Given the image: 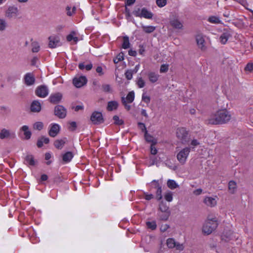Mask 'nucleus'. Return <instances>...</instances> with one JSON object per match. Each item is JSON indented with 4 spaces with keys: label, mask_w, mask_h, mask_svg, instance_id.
I'll return each instance as SVG.
<instances>
[{
    "label": "nucleus",
    "mask_w": 253,
    "mask_h": 253,
    "mask_svg": "<svg viewBox=\"0 0 253 253\" xmlns=\"http://www.w3.org/2000/svg\"><path fill=\"white\" fill-rule=\"evenodd\" d=\"M143 31L146 33H151L156 30V27L153 26L142 25Z\"/></svg>",
    "instance_id": "nucleus-29"
},
{
    "label": "nucleus",
    "mask_w": 253,
    "mask_h": 253,
    "mask_svg": "<svg viewBox=\"0 0 253 253\" xmlns=\"http://www.w3.org/2000/svg\"><path fill=\"white\" fill-rule=\"evenodd\" d=\"M187 134V131L185 128L181 127L177 129L176 136L179 139L182 141V143L186 141Z\"/></svg>",
    "instance_id": "nucleus-13"
},
{
    "label": "nucleus",
    "mask_w": 253,
    "mask_h": 253,
    "mask_svg": "<svg viewBox=\"0 0 253 253\" xmlns=\"http://www.w3.org/2000/svg\"><path fill=\"white\" fill-rule=\"evenodd\" d=\"M197 45L199 47H207L210 45L211 41L209 37L199 33L195 36Z\"/></svg>",
    "instance_id": "nucleus-4"
},
{
    "label": "nucleus",
    "mask_w": 253,
    "mask_h": 253,
    "mask_svg": "<svg viewBox=\"0 0 253 253\" xmlns=\"http://www.w3.org/2000/svg\"><path fill=\"white\" fill-rule=\"evenodd\" d=\"M125 75L127 80H131L132 78V73L131 71H127L126 72Z\"/></svg>",
    "instance_id": "nucleus-60"
},
{
    "label": "nucleus",
    "mask_w": 253,
    "mask_h": 253,
    "mask_svg": "<svg viewBox=\"0 0 253 253\" xmlns=\"http://www.w3.org/2000/svg\"><path fill=\"white\" fill-rule=\"evenodd\" d=\"M231 119V115L226 109L219 110L212 114L208 123L212 125L222 124L227 123Z\"/></svg>",
    "instance_id": "nucleus-1"
},
{
    "label": "nucleus",
    "mask_w": 253,
    "mask_h": 253,
    "mask_svg": "<svg viewBox=\"0 0 253 253\" xmlns=\"http://www.w3.org/2000/svg\"><path fill=\"white\" fill-rule=\"evenodd\" d=\"M168 69H169V65L163 64L161 66L160 71L161 73H165L168 71Z\"/></svg>",
    "instance_id": "nucleus-52"
},
{
    "label": "nucleus",
    "mask_w": 253,
    "mask_h": 253,
    "mask_svg": "<svg viewBox=\"0 0 253 253\" xmlns=\"http://www.w3.org/2000/svg\"><path fill=\"white\" fill-rule=\"evenodd\" d=\"M149 81L152 83H156L160 77L159 75L154 72H150L148 74Z\"/></svg>",
    "instance_id": "nucleus-22"
},
{
    "label": "nucleus",
    "mask_w": 253,
    "mask_h": 253,
    "mask_svg": "<svg viewBox=\"0 0 253 253\" xmlns=\"http://www.w3.org/2000/svg\"><path fill=\"white\" fill-rule=\"evenodd\" d=\"M204 202L207 206L211 207H214L216 205V199L211 197H206Z\"/></svg>",
    "instance_id": "nucleus-21"
},
{
    "label": "nucleus",
    "mask_w": 253,
    "mask_h": 253,
    "mask_svg": "<svg viewBox=\"0 0 253 253\" xmlns=\"http://www.w3.org/2000/svg\"><path fill=\"white\" fill-rule=\"evenodd\" d=\"M151 187L154 188H158L159 187H161L160 185L158 180H153L151 182Z\"/></svg>",
    "instance_id": "nucleus-54"
},
{
    "label": "nucleus",
    "mask_w": 253,
    "mask_h": 253,
    "mask_svg": "<svg viewBox=\"0 0 253 253\" xmlns=\"http://www.w3.org/2000/svg\"><path fill=\"white\" fill-rule=\"evenodd\" d=\"M158 215L161 220L166 221L168 220L170 215V211H166L164 212H159L158 213Z\"/></svg>",
    "instance_id": "nucleus-34"
},
{
    "label": "nucleus",
    "mask_w": 253,
    "mask_h": 253,
    "mask_svg": "<svg viewBox=\"0 0 253 253\" xmlns=\"http://www.w3.org/2000/svg\"><path fill=\"white\" fill-rule=\"evenodd\" d=\"M54 112L55 115L61 119L64 118L67 114L66 109L62 105L56 106L55 107Z\"/></svg>",
    "instance_id": "nucleus-10"
},
{
    "label": "nucleus",
    "mask_w": 253,
    "mask_h": 253,
    "mask_svg": "<svg viewBox=\"0 0 253 253\" xmlns=\"http://www.w3.org/2000/svg\"><path fill=\"white\" fill-rule=\"evenodd\" d=\"M144 198L147 201H149L153 198L154 196L151 194H148L146 192H144Z\"/></svg>",
    "instance_id": "nucleus-57"
},
{
    "label": "nucleus",
    "mask_w": 253,
    "mask_h": 253,
    "mask_svg": "<svg viewBox=\"0 0 253 253\" xmlns=\"http://www.w3.org/2000/svg\"><path fill=\"white\" fill-rule=\"evenodd\" d=\"M144 136L145 140L147 142L151 143V144H156L157 143V139L148 133H145Z\"/></svg>",
    "instance_id": "nucleus-27"
},
{
    "label": "nucleus",
    "mask_w": 253,
    "mask_h": 253,
    "mask_svg": "<svg viewBox=\"0 0 253 253\" xmlns=\"http://www.w3.org/2000/svg\"><path fill=\"white\" fill-rule=\"evenodd\" d=\"M128 54L130 56H135L136 55V51L133 48H130L128 51Z\"/></svg>",
    "instance_id": "nucleus-64"
},
{
    "label": "nucleus",
    "mask_w": 253,
    "mask_h": 253,
    "mask_svg": "<svg viewBox=\"0 0 253 253\" xmlns=\"http://www.w3.org/2000/svg\"><path fill=\"white\" fill-rule=\"evenodd\" d=\"M79 68L81 70H84L85 69L87 71H89L92 68V64L91 63H89L84 65L83 63H81L79 65Z\"/></svg>",
    "instance_id": "nucleus-38"
},
{
    "label": "nucleus",
    "mask_w": 253,
    "mask_h": 253,
    "mask_svg": "<svg viewBox=\"0 0 253 253\" xmlns=\"http://www.w3.org/2000/svg\"><path fill=\"white\" fill-rule=\"evenodd\" d=\"M167 185L171 189H174L178 187V184L173 180L169 179L167 182Z\"/></svg>",
    "instance_id": "nucleus-37"
},
{
    "label": "nucleus",
    "mask_w": 253,
    "mask_h": 253,
    "mask_svg": "<svg viewBox=\"0 0 253 253\" xmlns=\"http://www.w3.org/2000/svg\"><path fill=\"white\" fill-rule=\"evenodd\" d=\"M155 144H151V147H150V151L152 155H156L157 153V150L155 147Z\"/></svg>",
    "instance_id": "nucleus-58"
},
{
    "label": "nucleus",
    "mask_w": 253,
    "mask_h": 253,
    "mask_svg": "<svg viewBox=\"0 0 253 253\" xmlns=\"http://www.w3.org/2000/svg\"><path fill=\"white\" fill-rule=\"evenodd\" d=\"M169 228V226L167 224H162L160 227V230L162 232L166 231Z\"/></svg>",
    "instance_id": "nucleus-56"
},
{
    "label": "nucleus",
    "mask_w": 253,
    "mask_h": 253,
    "mask_svg": "<svg viewBox=\"0 0 253 253\" xmlns=\"http://www.w3.org/2000/svg\"><path fill=\"white\" fill-rule=\"evenodd\" d=\"M174 248H175L177 250L181 251L184 250V246L183 244H180L179 243L176 242Z\"/></svg>",
    "instance_id": "nucleus-55"
},
{
    "label": "nucleus",
    "mask_w": 253,
    "mask_h": 253,
    "mask_svg": "<svg viewBox=\"0 0 253 253\" xmlns=\"http://www.w3.org/2000/svg\"><path fill=\"white\" fill-rule=\"evenodd\" d=\"M138 126L139 129H140L142 131L145 132V133H147L146 127L144 124L142 123H138Z\"/></svg>",
    "instance_id": "nucleus-53"
},
{
    "label": "nucleus",
    "mask_w": 253,
    "mask_h": 253,
    "mask_svg": "<svg viewBox=\"0 0 253 253\" xmlns=\"http://www.w3.org/2000/svg\"><path fill=\"white\" fill-rule=\"evenodd\" d=\"M6 14L8 18H16L18 15V9L17 7L10 6L8 7Z\"/></svg>",
    "instance_id": "nucleus-15"
},
{
    "label": "nucleus",
    "mask_w": 253,
    "mask_h": 253,
    "mask_svg": "<svg viewBox=\"0 0 253 253\" xmlns=\"http://www.w3.org/2000/svg\"><path fill=\"white\" fill-rule=\"evenodd\" d=\"M177 151L178 152L176 156L177 160L181 164H185L189 155L190 148L188 147H185Z\"/></svg>",
    "instance_id": "nucleus-5"
},
{
    "label": "nucleus",
    "mask_w": 253,
    "mask_h": 253,
    "mask_svg": "<svg viewBox=\"0 0 253 253\" xmlns=\"http://www.w3.org/2000/svg\"><path fill=\"white\" fill-rule=\"evenodd\" d=\"M24 163L28 167H34L36 165L37 161L32 155L28 154L25 157Z\"/></svg>",
    "instance_id": "nucleus-16"
},
{
    "label": "nucleus",
    "mask_w": 253,
    "mask_h": 253,
    "mask_svg": "<svg viewBox=\"0 0 253 253\" xmlns=\"http://www.w3.org/2000/svg\"><path fill=\"white\" fill-rule=\"evenodd\" d=\"M49 141V139L46 137H42L40 138L37 142V146L38 147H42L43 144H47Z\"/></svg>",
    "instance_id": "nucleus-28"
},
{
    "label": "nucleus",
    "mask_w": 253,
    "mask_h": 253,
    "mask_svg": "<svg viewBox=\"0 0 253 253\" xmlns=\"http://www.w3.org/2000/svg\"><path fill=\"white\" fill-rule=\"evenodd\" d=\"M228 189L229 192L231 193H234L237 189V185L236 182L233 181H230L228 183Z\"/></svg>",
    "instance_id": "nucleus-30"
},
{
    "label": "nucleus",
    "mask_w": 253,
    "mask_h": 253,
    "mask_svg": "<svg viewBox=\"0 0 253 253\" xmlns=\"http://www.w3.org/2000/svg\"><path fill=\"white\" fill-rule=\"evenodd\" d=\"M31 110L33 112H39L41 110V104L39 101H34L31 105Z\"/></svg>",
    "instance_id": "nucleus-23"
},
{
    "label": "nucleus",
    "mask_w": 253,
    "mask_h": 253,
    "mask_svg": "<svg viewBox=\"0 0 253 253\" xmlns=\"http://www.w3.org/2000/svg\"><path fill=\"white\" fill-rule=\"evenodd\" d=\"M200 145L199 142L196 140V139H193L190 144V150L192 149V150H194L195 149Z\"/></svg>",
    "instance_id": "nucleus-40"
},
{
    "label": "nucleus",
    "mask_w": 253,
    "mask_h": 253,
    "mask_svg": "<svg viewBox=\"0 0 253 253\" xmlns=\"http://www.w3.org/2000/svg\"><path fill=\"white\" fill-rule=\"evenodd\" d=\"M36 93L39 97L44 98L48 94V89L46 86L41 85L37 87Z\"/></svg>",
    "instance_id": "nucleus-11"
},
{
    "label": "nucleus",
    "mask_w": 253,
    "mask_h": 253,
    "mask_svg": "<svg viewBox=\"0 0 253 253\" xmlns=\"http://www.w3.org/2000/svg\"><path fill=\"white\" fill-rule=\"evenodd\" d=\"M66 40L72 44H76L80 40L78 32L72 31L67 36Z\"/></svg>",
    "instance_id": "nucleus-9"
},
{
    "label": "nucleus",
    "mask_w": 253,
    "mask_h": 253,
    "mask_svg": "<svg viewBox=\"0 0 253 253\" xmlns=\"http://www.w3.org/2000/svg\"><path fill=\"white\" fill-rule=\"evenodd\" d=\"M7 27V23L5 20L0 18V31H4Z\"/></svg>",
    "instance_id": "nucleus-46"
},
{
    "label": "nucleus",
    "mask_w": 253,
    "mask_h": 253,
    "mask_svg": "<svg viewBox=\"0 0 253 253\" xmlns=\"http://www.w3.org/2000/svg\"><path fill=\"white\" fill-rule=\"evenodd\" d=\"M43 127V124L42 122H38L35 123L33 125V127L35 129L41 130Z\"/></svg>",
    "instance_id": "nucleus-43"
},
{
    "label": "nucleus",
    "mask_w": 253,
    "mask_h": 253,
    "mask_svg": "<svg viewBox=\"0 0 253 253\" xmlns=\"http://www.w3.org/2000/svg\"><path fill=\"white\" fill-rule=\"evenodd\" d=\"M86 83L87 79L84 76H76L73 80L74 85L77 88L81 87L85 85Z\"/></svg>",
    "instance_id": "nucleus-6"
},
{
    "label": "nucleus",
    "mask_w": 253,
    "mask_h": 253,
    "mask_svg": "<svg viewBox=\"0 0 253 253\" xmlns=\"http://www.w3.org/2000/svg\"><path fill=\"white\" fill-rule=\"evenodd\" d=\"M156 3L160 7L165 6L167 4V0H156Z\"/></svg>",
    "instance_id": "nucleus-51"
},
{
    "label": "nucleus",
    "mask_w": 253,
    "mask_h": 253,
    "mask_svg": "<svg viewBox=\"0 0 253 253\" xmlns=\"http://www.w3.org/2000/svg\"><path fill=\"white\" fill-rule=\"evenodd\" d=\"M159 210L161 212L170 211L169 207L164 202H161L159 205Z\"/></svg>",
    "instance_id": "nucleus-36"
},
{
    "label": "nucleus",
    "mask_w": 253,
    "mask_h": 253,
    "mask_svg": "<svg viewBox=\"0 0 253 253\" xmlns=\"http://www.w3.org/2000/svg\"><path fill=\"white\" fill-rule=\"evenodd\" d=\"M129 41L128 36H126L123 37L122 47H129Z\"/></svg>",
    "instance_id": "nucleus-39"
},
{
    "label": "nucleus",
    "mask_w": 253,
    "mask_h": 253,
    "mask_svg": "<svg viewBox=\"0 0 253 253\" xmlns=\"http://www.w3.org/2000/svg\"><path fill=\"white\" fill-rule=\"evenodd\" d=\"M77 127L76 123L75 122H72L70 123V128L71 130H74Z\"/></svg>",
    "instance_id": "nucleus-63"
},
{
    "label": "nucleus",
    "mask_w": 253,
    "mask_h": 253,
    "mask_svg": "<svg viewBox=\"0 0 253 253\" xmlns=\"http://www.w3.org/2000/svg\"><path fill=\"white\" fill-rule=\"evenodd\" d=\"M15 137V133L10 130L3 128L0 130V139L13 138Z\"/></svg>",
    "instance_id": "nucleus-8"
},
{
    "label": "nucleus",
    "mask_w": 253,
    "mask_h": 253,
    "mask_svg": "<svg viewBox=\"0 0 253 253\" xmlns=\"http://www.w3.org/2000/svg\"><path fill=\"white\" fill-rule=\"evenodd\" d=\"M132 13L135 17L144 18L147 19H151L153 16V13L146 7L135 8L133 10Z\"/></svg>",
    "instance_id": "nucleus-3"
},
{
    "label": "nucleus",
    "mask_w": 253,
    "mask_h": 253,
    "mask_svg": "<svg viewBox=\"0 0 253 253\" xmlns=\"http://www.w3.org/2000/svg\"><path fill=\"white\" fill-rule=\"evenodd\" d=\"M134 92L133 91L129 92L127 95L126 97H125V101L128 103H132L134 99Z\"/></svg>",
    "instance_id": "nucleus-32"
},
{
    "label": "nucleus",
    "mask_w": 253,
    "mask_h": 253,
    "mask_svg": "<svg viewBox=\"0 0 253 253\" xmlns=\"http://www.w3.org/2000/svg\"><path fill=\"white\" fill-rule=\"evenodd\" d=\"M90 120L94 124H100L103 121L102 115L100 112H94L92 114Z\"/></svg>",
    "instance_id": "nucleus-12"
},
{
    "label": "nucleus",
    "mask_w": 253,
    "mask_h": 253,
    "mask_svg": "<svg viewBox=\"0 0 253 253\" xmlns=\"http://www.w3.org/2000/svg\"><path fill=\"white\" fill-rule=\"evenodd\" d=\"M49 47H55L61 45L60 39L58 36L52 35L48 37Z\"/></svg>",
    "instance_id": "nucleus-7"
},
{
    "label": "nucleus",
    "mask_w": 253,
    "mask_h": 253,
    "mask_svg": "<svg viewBox=\"0 0 253 253\" xmlns=\"http://www.w3.org/2000/svg\"><path fill=\"white\" fill-rule=\"evenodd\" d=\"M146 224L147 227L148 229H151V230H155L157 226L156 222L155 220L147 221L146 222Z\"/></svg>",
    "instance_id": "nucleus-31"
},
{
    "label": "nucleus",
    "mask_w": 253,
    "mask_h": 253,
    "mask_svg": "<svg viewBox=\"0 0 253 253\" xmlns=\"http://www.w3.org/2000/svg\"><path fill=\"white\" fill-rule=\"evenodd\" d=\"M74 157L73 154L71 152H67L63 155L62 159L65 163L70 162Z\"/></svg>",
    "instance_id": "nucleus-25"
},
{
    "label": "nucleus",
    "mask_w": 253,
    "mask_h": 253,
    "mask_svg": "<svg viewBox=\"0 0 253 253\" xmlns=\"http://www.w3.org/2000/svg\"><path fill=\"white\" fill-rule=\"evenodd\" d=\"M208 21L211 23L218 24L220 23L219 18L216 16H211L208 19Z\"/></svg>",
    "instance_id": "nucleus-41"
},
{
    "label": "nucleus",
    "mask_w": 253,
    "mask_h": 253,
    "mask_svg": "<svg viewBox=\"0 0 253 253\" xmlns=\"http://www.w3.org/2000/svg\"><path fill=\"white\" fill-rule=\"evenodd\" d=\"M231 35L228 32H224L220 37V41L222 44H225Z\"/></svg>",
    "instance_id": "nucleus-26"
},
{
    "label": "nucleus",
    "mask_w": 253,
    "mask_h": 253,
    "mask_svg": "<svg viewBox=\"0 0 253 253\" xmlns=\"http://www.w3.org/2000/svg\"><path fill=\"white\" fill-rule=\"evenodd\" d=\"M170 24L173 28L176 29H182L183 28V22L176 17L170 20Z\"/></svg>",
    "instance_id": "nucleus-17"
},
{
    "label": "nucleus",
    "mask_w": 253,
    "mask_h": 253,
    "mask_svg": "<svg viewBox=\"0 0 253 253\" xmlns=\"http://www.w3.org/2000/svg\"><path fill=\"white\" fill-rule=\"evenodd\" d=\"M142 100L145 103L148 104L150 101V97L146 93H143L142 96Z\"/></svg>",
    "instance_id": "nucleus-49"
},
{
    "label": "nucleus",
    "mask_w": 253,
    "mask_h": 253,
    "mask_svg": "<svg viewBox=\"0 0 253 253\" xmlns=\"http://www.w3.org/2000/svg\"><path fill=\"white\" fill-rule=\"evenodd\" d=\"M62 95L60 92H56L51 94L49 98L51 103L53 104H57L61 100Z\"/></svg>",
    "instance_id": "nucleus-18"
},
{
    "label": "nucleus",
    "mask_w": 253,
    "mask_h": 253,
    "mask_svg": "<svg viewBox=\"0 0 253 253\" xmlns=\"http://www.w3.org/2000/svg\"><path fill=\"white\" fill-rule=\"evenodd\" d=\"M245 70L248 71H252L253 70V64L252 63H248L245 67Z\"/></svg>",
    "instance_id": "nucleus-62"
},
{
    "label": "nucleus",
    "mask_w": 253,
    "mask_h": 253,
    "mask_svg": "<svg viewBox=\"0 0 253 253\" xmlns=\"http://www.w3.org/2000/svg\"><path fill=\"white\" fill-rule=\"evenodd\" d=\"M165 199L168 202H171L173 199L172 192L169 191L165 193L164 195Z\"/></svg>",
    "instance_id": "nucleus-44"
},
{
    "label": "nucleus",
    "mask_w": 253,
    "mask_h": 253,
    "mask_svg": "<svg viewBox=\"0 0 253 253\" xmlns=\"http://www.w3.org/2000/svg\"><path fill=\"white\" fill-rule=\"evenodd\" d=\"M103 90L106 92H110L111 91V87L109 84H104L103 85Z\"/></svg>",
    "instance_id": "nucleus-61"
},
{
    "label": "nucleus",
    "mask_w": 253,
    "mask_h": 253,
    "mask_svg": "<svg viewBox=\"0 0 253 253\" xmlns=\"http://www.w3.org/2000/svg\"><path fill=\"white\" fill-rule=\"evenodd\" d=\"M96 71L99 76H102L104 75L103 69L101 66H98L96 69Z\"/></svg>",
    "instance_id": "nucleus-59"
},
{
    "label": "nucleus",
    "mask_w": 253,
    "mask_h": 253,
    "mask_svg": "<svg viewBox=\"0 0 253 253\" xmlns=\"http://www.w3.org/2000/svg\"><path fill=\"white\" fill-rule=\"evenodd\" d=\"M122 102L123 104L124 105L125 108L127 110H129L130 109L131 106L128 104L129 103L128 102H126V101H125V97H122Z\"/></svg>",
    "instance_id": "nucleus-50"
},
{
    "label": "nucleus",
    "mask_w": 253,
    "mask_h": 253,
    "mask_svg": "<svg viewBox=\"0 0 253 253\" xmlns=\"http://www.w3.org/2000/svg\"><path fill=\"white\" fill-rule=\"evenodd\" d=\"M35 80L34 75L30 73H27L24 76L25 84L28 86L33 84Z\"/></svg>",
    "instance_id": "nucleus-19"
},
{
    "label": "nucleus",
    "mask_w": 253,
    "mask_h": 253,
    "mask_svg": "<svg viewBox=\"0 0 253 253\" xmlns=\"http://www.w3.org/2000/svg\"><path fill=\"white\" fill-rule=\"evenodd\" d=\"M113 119L114 121V123L116 125H121L124 123L123 121L121 119H120L118 116H114Z\"/></svg>",
    "instance_id": "nucleus-48"
},
{
    "label": "nucleus",
    "mask_w": 253,
    "mask_h": 253,
    "mask_svg": "<svg viewBox=\"0 0 253 253\" xmlns=\"http://www.w3.org/2000/svg\"><path fill=\"white\" fill-rule=\"evenodd\" d=\"M65 143V141L63 139H58L55 141L54 145L55 147L59 149H61L64 144Z\"/></svg>",
    "instance_id": "nucleus-33"
},
{
    "label": "nucleus",
    "mask_w": 253,
    "mask_h": 253,
    "mask_svg": "<svg viewBox=\"0 0 253 253\" xmlns=\"http://www.w3.org/2000/svg\"><path fill=\"white\" fill-rule=\"evenodd\" d=\"M136 84L139 88H142L145 86V82L141 77H140L137 79Z\"/></svg>",
    "instance_id": "nucleus-45"
},
{
    "label": "nucleus",
    "mask_w": 253,
    "mask_h": 253,
    "mask_svg": "<svg viewBox=\"0 0 253 253\" xmlns=\"http://www.w3.org/2000/svg\"><path fill=\"white\" fill-rule=\"evenodd\" d=\"M217 226V222L216 218L209 217L203 225V232L209 235L216 228Z\"/></svg>",
    "instance_id": "nucleus-2"
},
{
    "label": "nucleus",
    "mask_w": 253,
    "mask_h": 253,
    "mask_svg": "<svg viewBox=\"0 0 253 253\" xmlns=\"http://www.w3.org/2000/svg\"><path fill=\"white\" fill-rule=\"evenodd\" d=\"M157 189V191L156 192V198L158 200H161L162 199V187H159Z\"/></svg>",
    "instance_id": "nucleus-47"
},
{
    "label": "nucleus",
    "mask_w": 253,
    "mask_h": 253,
    "mask_svg": "<svg viewBox=\"0 0 253 253\" xmlns=\"http://www.w3.org/2000/svg\"><path fill=\"white\" fill-rule=\"evenodd\" d=\"M124 54L123 52H121L117 55V56L114 59L115 63H118L120 61H122L124 59Z\"/></svg>",
    "instance_id": "nucleus-42"
},
{
    "label": "nucleus",
    "mask_w": 253,
    "mask_h": 253,
    "mask_svg": "<svg viewBox=\"0 0 253 253\" xmlns=\"http://www.w3.org/2000/svg\"><path fill=\"white\" fill-rule=\"evenodd\" d=\"M20 131L23 132L26 139H29L31 138L32 133L29 129V127L27 125L23 126L20 128Z\"/></svg>",
    "instance_id": "nucleus-20"
},
{
    "label": "nucleus",
    "mask_w": 253,
    "mask_h": 253,
    "mask_svg": "<svg viewBox=\"0 0 253 253\" xmlns=\"http://www.w3.org/2000/svg\"><path fill=\"white\" fill-rule=\"evenodd\" d=\"M119 106V103L117 101H110L108 102L107 109L109 111L116 110Z\"/></svg>",
    "instance_id": "nucleus-24"
},
{
    "label": "nucleus",
    "mask_w": 253,
    "mask_h": 253,
    "mask_svg": "<svg viewBox=\"0 0 253 253\" xmlns=\"http://www.w3.org/2000/svg\"><path fill=\"white\" fill-rule=\"evenodd\" d=\"M176 242L173 238H169L167 240V245L169 248L172 249L175 246Z\"/></svg>",
    "instance_id": "nucleus-35"
},
{
    "label": "nucleus",
    "mask_w": 253,
    "mask_h": 253,
    "mask_svg": "<svg viewBox=\"0 0 253 253\" xmlns=\"http://www.w3.org/2000/svg\"><path fill=\"white\" fill-rule=\"evenodd\" d=\"M50 126L49 135L51 137L56 136L60 131V126L57 124H51Z\"/></svg>",
    "instance_id": "nucleus-14"
}]
</instances>
